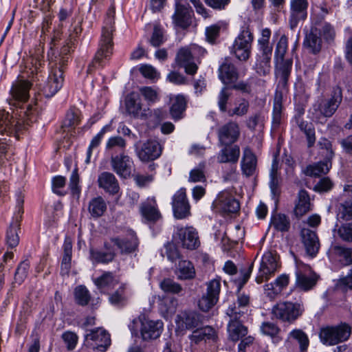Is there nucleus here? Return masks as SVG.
I'll list each match as a JSON object with an SVG mask.
<instances>
[{"label": "nucleus", "instance_id": "nucleus-40", "mask_svg": "<svg viewBox=\"0 0 352 352\" xmlns=\"http://www.w3.org/2000/svg\"><path fill=\"white\" fill-rule=\"evenodd\" d=\"M179 280H190L195 278L196 272L193 264L187 260H180L175 272Z\"/></svg>", "mask_w": 352, "mask_h": 352}, {"label": "nucleus", "instance_id": "nucleus-15", "mask_svg": "<svg viewBox=\"0 0 352 352\" xmlns=\"http://www.w3.org/2000/svg\"><path fill=\"white\" fill-rule=\"evenodd\" d=\"M63 73V69L52 65L47 82L43 88L45 97H52L60 89L64 81Z\"/></svg>", "mask_w": 352, "mask_h": 352}, {"label": "nucleus", "instance_id": "nucleus-51", "mask_svg": "<svg viewBox=\"0 0 352 352\" xmlns=\"http://www.w3.org/2000/svg\"><path fill=\"white\" fill-rule=\"evenodd\" d=\"M107 252L91 250V257L96 263H107L112 261L116 256L113 248L106 250Z\"/></svg>", "mask_w": 352, "mask_h": 352}, {"label": "nucleus", "instance_id": "nucleus-58", "mask_svg": "<svg viewBox=\"0 0 352 352\" xmlns=\"http://www.w3.org/2000/svg\"><path fill=\"white\" fill-rule=\"evenodd\" d=\"M74 298L77 304L85 306L88 304L91 296L88 289L82 285H79L74 290Z\"/></svg>", "mask_w": 352, "mask_h": 352}, {"label": "nucleus", "instance_id": "nucleus-29", "mask_svg": "<svg viewBox=\"0 0 352 352\" xmlns=\"http://www.w3.org/2000/svg\"><path fill=\"white\" fill-rule=\"evenodd\" d=\"M219 77L225 85H229L236 81L239 78L235 66L228 59L219 68Z\"/></svg>", "mask_w": 352, "mask_h": 352}, {"label": "nucleus", "instance_id": "nucleus-19", "mask_svg": "<svg viewBox=\"0 0 352 352\" xmlns=\"http://www.w3.org/2000/svg\"><path fill=\"white\" fill-rule=\"evenodd\" d=\"M141 322L140 333L143 340H150L159 338L163 331L162 320H152L145 316L140 317Z\"/></svg>", "mask_w": 352, "mask_h": 352}, {"label": "nucleus", "instance_id": "nucleus-12", "mask_svg": "<svg viewBox=\"0 0 352 352\" xmlns=\"http://www.w3.org/2000/svg\"><path fill=\"white\" fill-rule=\"evenodd\" d=\"M135 153L139 160L148 162L157 159L162 154V147L160 143L153 140H148L140 146L139 142L134 144Z\"/></svg>", "mask_w": 352, "mask_h": 352}, {"label": "nucleus", "instance_id": "nucleus-55", "mask_svg": "<svg viewBox=\"0 0 352 352\" xmlns=\"http://www.w3.org/2000/svg\"><path fill=\"white\" fill-rule=\"evenodd\" d=\"M160 287L166 293L179 294L183 292L182 285L174 280L167 278L161 281Z\"/></svg>", "mask_w": 352, "mask_h": 352}, {"label": "nucleus", "instance_id": "nucleus-52", "mask_svg": "<svg viewBox=\"0 0 352 352\" xmlns=\"http://www.w3.org/2000/svg\"><path fill=\"white\" fill-rule=\"evenodd\" d=\"M280 65L279 67L277 69L276 75L280 78V81L283 84V85H285L287 82V78L290 74L292 67V60H284L283 62H278L276 63L278 66Z\"/></svg>", "mask_w": 352, "mask_h": 352}, {"label": "nucleus", "instance_id": "nucleus-45", "mask_svg": "<svg viewBox=\"0 0 352 352\" xmlns=\"http://www.w3.org/2000/svg\"><path fill=\"white\" fill-rule=\"evenodd\" d=\"M330 251L338 256L340 261L344 265L352 264V248L335 245L331 247Z\"/></svg>", "mask_w": 352, "mask_h": 352}, {"label": "nucleus", "instance_id": "nucleus-16", "mask_svg": "<svg viewBox=\"0 0 352 352\" xmlns=\"http://www.w3.org/2000/svg\"><path fill=\"white\" fill-rule=\"evenodd\" d=\"M110 164L112 170L119 176L126 178L131 173L133 160L124 152H120L117 155H111Z\"/></svg>", "mask_w": 352, "mask_h": 352}, {"label": "nucleus", "instance_id": "nucleus-63", "mask_svg": "<svg viewBox=\"0 0 352 352\" xmlns=\"http://www.w3.org/2000/svg\"><path fill=\"white\" fill-rule=\"evenodd\" d=\"M205 163H200L197 167L190 170L188 182H202L206 181L205 175Z\"/></svg>", "mask_w": 352, "mask_h": 352}, {"label": "nucleus", "instance_id": "nucleus-23", "mask_svg": "<svg viewBox=\"0 0 352 352\" xmlns=\"http://www.w3.org/2000/svg\"><path fill=\"white\" fill-rule=\"evenodd\" d=\"M342 100L340 90H335L330 98L322 99L318 104V108L320 113L324 117L332 116Z\"/></svg>", "mask_w": 352, "mask_h": 352}, {"label": "nucleus", "instance_id": "nucleus-8", "mask_svg": "<svg viewBox=\"0 0 352 352\" xmlns=\"http://www.w3.org/2000/svg\"><path fill=\"white\" fill-rule=\"evenodd\" d=\"M84 344L87 348L104 352L111 344L110 335L102 328L94 329L85 336Z\"/></svg>", "mask_w": 352, "mask_h": 352}, {"label": "nucleus", "instance_id": "nucleus-9", "mask_svg": "<svg viewBox=\"0 0 352 352\" xmlns=\"http://www.w3.org/2000/svg\"><path fill=\"white\" fill-rule=\"evenodd\" d=\"M138 247V239L135 233L129 231L126 236L112 237L109 241L104 243L105 250L113 248L114 251L118 250L121 254H130L133 252Z\"/></svg>", "mask_w": 352, "mask_h": 352}, {"label": "nucleus", "instance_id": "nucleus-24", "mask_svg": "<svg viewBox=\"0 0 352 352\" xmlns=\"http://www.w3.org/2000/svg\"><path fill=\"white\" fill-rule=\"evenodd\" d=\"M32 83L25 80H19L14 84H13L10 93L12 97L14 102L13 105L16 104V102H25L29 98V90L32 87Z\"/></svg>", "mask_w": 352, "mask_h": 352}, {"label": "nucleus", "instance_id": "nucleus-33", "mask_svg": "<svg viewBox=\"0 0 352 352\" xmlns=\"http://www.w3.org/2000/svg\"><path fill=\"white\" fill-rule=\"evenodd\" d=\"M310 210H311V204L309 195L305 190L302 189L298 193L294 214L296 217L300 218Z\"/></svg>", "mask_w": 352, "mask_h": 352}, {"label": "nucleus", "instance_id": "nucleus-48", "mask_svg": "<svg viewBox=\"0 0 352 352\" xmlns=\"http://www.w3.org/2000/svg\"><path fill=\"white\" fill-rule=\"evenodd\" d=\"M282 94L276 91L275 94L274 107L272 112V126L277 128L279 126L282 120Z\"/></svg>", "mask_w": 352, "mask_h": 352}, {"label": "nucleus", "instance_id": "nucleus-1", "mask_svg": "<svg viewBox=\"0 0 352 352\" xmlns=\"http://www.w3.org/2000/svg\"><path fill=\"white\" fill-rule=\"evenodd\" d=\"M36 119L34 110L30 104L22 105L12 113L0 110V133L14 135L19 139V133Z\"/></svg>", "mask_w": 352, "mask_h": 352}, {"label": "nucleus", "instance_id": "nucleus-57", "mask_svg": "<svg viewBox=\"0 0 352 352\" xmlns=\"http://www.w3.org/2000/svg\"><path fill=\"white\" fill-rule=\"evenodd\" d=\"M109 130L110 126L109 125H105L102 128L100 132L93 138L87 151V158L85 160L86 163H89L93 148L98 146L104 135Z\"/></svg>", "mask_w": 352, "mask_h": 352}, {"label": "nucleus", "instance_id": "nucleus-61", "mask_svg": "<svg viewBox=\"0 0 352 352\" xmlns=\"http://www.w3.org/2000/svg\"><path fill=\"white\" fill-rule=\"evenodd\" d=\"M162 255L163 256H166L168 260L171 262H175L177 259L181 258L180 253L173 243L168 242L164 245V248L162 250Z\"/></svg>", "mask_w": 352, "mask_h": 352}, {"label": "nucleus", "instance_id": "nucleus-53", "mask_svg": "<svg viewBox=\"0 0 352 352\" xmlns=\"http://www.w3.org/2000/svg\"><path fill=\"white\" fill-rule=\"evenodd\" d=\"M270 225L278 231L285 232L288 230L290 223L285 214H275L271 218Z\"/></svg>", "mask_w": 352, "mask_h": 352}, {"label": "nucleus", "instance_id": "nucleus-60", "mask_svg": "<svg viewBox=\"0 0 352 352\" xmlns=\"http://www.w3.org/2000/svg\"><path fill=\"white\" fill-rule=\"evenodd\" d=\"M243 311L240 307H239L236 303H233L230 305L226 311V314L230 318L231 320H242L246 318V316L248 314V310L243 309V312H241Z\"/></svg>", "mask_w": 352, "mask_h": 352}, {"label": "nucleus", "instance_id": "nucleus-30", "mask_svg": "<svg viewBox=\"0 0 352 352\" xmlns=\"http://www.w3.org/2000/svg\"><path fill=\"white\" fill-rule=\"evenodd\" d=\"M94 283L101 293L109 294L118 284V280L112 272H105L94 278Z\"/></svg>", "mask_w": 352, "mask_h": 352}, {"label": "nucleus", "instance_id": "nucleus-26", "mask_svg": "<svg viewBox=\"0 0 352 352\" xmlns=\"http://www.w3.org/2000/svg\"><path fill=\"white\" fill-rule=\"evenodd\" d=\"M98 184L100 188L111 195H116L119 192L120 186L116 176L110 172H102L98 177Z\"/></svg>", "mask_w": 352, "mask_h": 352}, {"label": "nucleus", "instance_id": "nucleus-42", "mask_svg": "<svg viewBox=\"0 0 352 352\" xmlns=\"http://www.w3.org/2000/svg\"><path fill=\"white\" fill-rule=\"evenodd\" d=\"M296 284L303 291L311 289L316 284L317 277L315 274H306L300 271L296 272Z\"/></svg>", "mask_w": 352, "mask_h": 352}, {"label": "nucleus", "instance_id": "nucleus-43", "mask_svg": "<svg viewBox=\"0 0 352 352\" xmlns=\"http://www.w3.org/2000/svg\"><path fill=\"white\" fill-rule=\"evenodd\" d=\"M331 158L327 157L324 161L319 162L307 167L306 174L311 177H318L327 174L331 167Z\"/></svg>", "mask_w": 352, "mask_h": 352}, {"label": "nucleus", "instance_id": "nucleus-3", "mask_svg": "<svg viewBox=\"0 0 352 352\" xmlns=\"http://www.w3.org/2000/svg\"><path fill=\"white\" fill-rule=\"evenodd\" d=\"M304 307L302 303L289 301L279 302L272 309L274 318L283 322L292 324L303 313Z\"/></svg>", "mask_w": 352, "mask_h": 352}, {"label": "nucleus", "instance_id": "nucleus-27", "mask_svg": "<svg viewBox=\"0 0 352 352\" xmlns=\"http://www.w3.org/2000/svg\"><path fill=\"white\" fill-rule=\"evenodd\" d=\"M140 211L142 217L149 222H155L162 217L155 198H148L142 203Z\"/></svg>", "mask_w": 352, "mask_h": 352}, {"label": "nucleus", "instance_id": "nucleus-39", "mask_svg": "<svg viewBox=\"0 0 352 352\" xmlns=\"http://www.w3.org/2000/svg\"><path fill=\"white\" fill-rule=\"evenodd\" d=\"M242 320H229L228 332L229 338L237 342L248 333V329L243 324Z\"/></svg>", "mask_w": 352, "mask_h": 352}, {"label": "nucleus", "instance_id": "nucleus-59", "mask_svg": "<svg viewBox=\"0 0 352 352\" xmlns=\"http://www.w3.org/2000/svg\"><path fill=\"white\" fill-rule=\"evenodd\" d=\"M249 108V101L245 98H241L234 108L228 111V114L229 116H237L241 117L248 113Z\"/></svg>", "mask_w": 352, "mask_h": 352}, {"label": "nucleus", "instance_id": "nucleus-44", "mask_svg": "<svg viewBox=\"0 0 352 352\" xmlns=\"http://www.w3.org/2000/svg\"><path fill=\"white\" fill-rule=\"evenodd\" d=\"M186 98L182 94L177 95L173 100L170 112L173 119L179 120L182 118V115L186 110Z\"/></svg>", "mask_w": 352, "mask_h": 352}, {"label": "nucleus", "instance_id": "nucleus-6", "mask_svg": "<svg viewBox=\"0 0 352 352\" xmlns=\"http://www.w3.org/2000/svg\"><path fill=\"white\" fill-rule=\"evenodd\" d=\"M23 213V199L19 196L16 199V210L12 220L6 231V241L8 248H14L19 245L20 223Z\"/></svg>", "mask_w": 352, "mask_h": 352}, {"label": "nucleus", "instance_id": "nucleus-35", "mask_svg": "<svg viewBox=\"0 0 352 352\" xmlns=\"http://www.w3.org/2000/svg\"><path fill=\"white\" fill-rule=\"evenodd\" d=\"M43 52V48H38L36 54L32 55L28 59L27 65H25L27 77H30V75L34 76V74H38L40 72L41 67L44 65ZM32 78L34 79V76H32Z\"/></svg>", "mask_w": 352, "mask_h": 352}, {"label": "nucleus", "instance_id": "nucleus-22", "mask_svg": "<svg viewBox=\"0 0 352 352\" xmlns=\"http://www.w3.org/2000/svg\"><path fill=\"white\" fill-rule=\"evenodd\" d=\"M213 206L223 213H235L240 208L239 201L227 192H221L213 201Z\"/></svg>", "mask_w": 352, "mask_h": 352}, {"label": "nucleus", "instance_id": "nucleus-17", "mask_svg": "<svg viewBox=\"0 0 352 352\" xmlns=\"http://www.w3.org/2000/svg\"><path fill=\"white\" fill-rule=\"evenodd\" d=\"M172 206L176 219H183L190 216V206L186 197L185 188L179 189L173 195Z\"/></svg>", "mask_w": 352, "mask_h": 352}, {"label": "nucleus", "instance_id": "nucleus-41", "mask_svg": "<svg viewBox=\"0 0 352 352\" xmlns=\"http://www.w3.org/2000/svg\"><path fill=\"white\" fill-rule=\"evenodd\" d=\"M106 201L100 196L93 198L89 203L88 211L91 217L97 219L102 217L107 210Z\"/></svg>", "mask_w": 352, "mask_h": 352}, {"label": "nucleus", "instance_id": "nucleus-18", "mask_svg": "<svg viewBox=\"0 0 352 352\" xmlns=\"http://www.w3.org/2000/svg\"><path fill=\"white\" fill-rule=\"evenodd\" d=\"M308 0H292L289 24L291 29L296 28L300 21L307 17Z\"/></svg>", "mask_w": 352, "mask_h": 352}, {"label": "nucleus", "instance_id": "nucleus-2", "mask_svg": "<svg viewBox=\"0 0 352 352\" xmlns=\"http://www.w3.org/2000/svg\"><path fill=\"white\" fill-rule=\"evenodd\" d=\"M116 8L111 5L109 8L102 28V35L100 42V47L97 51L94 60L87 69V72L91 73L92 67L98 64L100 65L104 58L109 57L113 52V34L116 31L115 27Z\"/></svg>", "mask_w": 352, "mask_h": 352}, {"label": "nucleus", "instance_id": "nucleus-46", "mask_svg": "<svg viewBox=\"0 0 352 352\" xmlns=\"http://www.w3.org/2000/svg\"><path fill=\"white\" fill-rule=\"evenodd\" d=\"M72 45V38H69L61 47L58 56H56L54 60H52L50 63L53 64V66L60 67L64 69V67L68 62V54L70 52Z\"/></svg>", "mask_w": 352, "mask_h": 352}, {"label": "nucleus", "instance_id": "nucleus-7", "mask_svg": "<svg viewBox=\"0 0 352 352\" xmlns=\"http://www.w3.org/2000/svg\"><path fill=\"white\" fill-rule=\"evenodd\" d=\"M221 291V278L217 277L206 283V292L198 302L199 308L208 311L218 302Z\"/></svg>", "mask_w": 352, "mask_h": 352}, {"label": "nucleus", "instance_id": "nucleus-37", "mask_svg": "<svg viewBox=\"0 0 352 352\" xmlns=\"http://www.w3.org/2000/svg\"><path fill=\"white\" fill-rule=\"evenodd\" d=\"M216 338L217 334L215 330L209 326L197 329L190 336H189V339L192 342H194L195 344H198L202 340L214 341Z\"/></svg>", "mask_w": 352, "mask_h": 352}, {"label": "nucleus", "instance_id": "nucleus-21", "mask_svg": "<svg viewBox=\"0 0 352 352\" xmlns=\"http://www.w3.org/2000/svg\"><path fill=\"white\" fill-rule=\"evenodd\" d=\"M175 62L180 67H183L188 75L193 76L197 72L198 65L194 60L189 46L179 49L176 55Z\"/></svg>", "mask_w": 352, "mask_h": 352}, {"label": "nucleus", "instance_id": "nucleus-50", "mask_svg": "<svg viewBox=\"0 0 352 352\" xmlns=\"http://www.w3.org/2000/svg\"><path fill=\"white\" fill-rule=\"evenodd\" d=\"M139 91L148 105L160 100V89L158 88L144 86L140 87Z\"/></svg>", "mask_w": 352, "mask_h": 352}, {"label": "nucleus", "instance_id": "nucleus-25", "mask_svg": "<svg viewBox=\"0 0 352 352\" xmlns=\"http://www.w3.org/2000/svg\"><path fill=\"white\" fill-rule=\"evenodd\" d=\"M302 241L307 253L311 256H315L320 248L319 239L316 233L310 229L303 228L301 230Z\"/></svg>", "mask_w": 352, "mask_h": 352}, {"label": "nucleus", "instance_id": "nucleus-64", "mask_svg": "<svg viewBox=\"0 0 352 352\" xmlns=\"http://www.w3.org/2000/svg\"><path fill=\"white\" fill-rule=\"evenodd\" d=\"M30 267V263L28 261H23L19 265L15 274L14 280L18 284H21L28 275V272Z\"/></svg>", "mask_w": 352, "mask_h": 352}, {"label": "nucleus", "instance_id": "nucleus-31", "mask_svg": "<svg viewBox=\"0 0 352 352\" xmlns=\"http://www.w3.org/2000/svg\"><path fill=\"white\" fill-rule=\"evenodd\" d=\"M179 327L192 329L197 328L202 323V316L195 311H185L178 316Z\"/></svg>", "mask_w": 352, "mask_h": 352}, {"label": "nucleus", "instance_id": "nucleus-62", "mask_svg": "<svg viewBox=\"0 0 352 352\" xmlns=\"http://www.w3.org/2000/svg\"><path fill=\"white\" fill-rule=\"evenodd\" d=\"M271 58L257 57L254 66L257 74L261 76H265L270 72L271 70Z\"/></svg>", "mask_w": 352, "mask_h": 352}, {"label": "nucleus", "instance_id": "nucleus-49", "mask_svg": "<svg viewBox=\"0 0 352 352\" xmlns=\"http://www.w3.org/2000/svg\"><path fill=\"white\" fill-rule=\"evenodd\" d=\"M128 298L126 284H121L120 287L109 297V302L113 305H124Z\"/></svg>", "mask_w": 352, "mask_h": 352}, {"label": "nucleus", "instance_id": "nucleus-14", "mask_svg": "<svg viewBox=\"0 0 352 352\" xmlns=\"http://www.w3.org/2000/svg\"><path fill=\"white\" fill-rule=\"evenodd\" d=\"M125 108L129 116L134 118L144 119L147 117L149 109L143 108L140 96L131 92L125 98Z\"/></svg>", "mask_w": 352, "mask_h": 352}, {"label": "nucleus", "instance_id": "nucleus-10", "mask_svg": "<svg viewBox=\"0 0 352 352\" xmlns=\"http://www.w3.org/2000/svg\"><path fill=\"white\" fill-rule=\"evenodd\" d=\"M253 39V34L248 28L243 30L236 37L232 52L239 60L245 61L250 58Z\"/></svg>", "mask_w": 352, "mask_h": 352}, {"label": "nucleus", "instance_id": "nucleus-11", "mask_svg": "<svg viewBox=\"0 0 352 352\" xmlns=\"http://www.w3.org/2000/svg\"><path fill=\"white\" fill-rule=\"evenodd\" d=\"M278 267L276 255L272 252H265L261 258L258 272L256 277V283L261 284L269 280L274 274Z\"/></svg>", "mask_w": 352, "mask_h": 352}, {"label": "nucleus", "instance_id": "nucleus-28", "mask_svg": "<svg viewBox=\"0 0 352 352\" xmlns=\"http://www.w3.org/2000/svg\"><path fill=\"white\" fill-rule=\"evenodd\" d=\"M241 166L243 173L247 177L254 175L256 172L257 159L249 147L243 149Z\"/></svg>", "mask_w": 352, "mask_h": 352}, {"label": "nucleus", "instance_id": "nucleus-13", "mask_svg": "<svg viewBox=\"0 0 352 352\" xmlns=\"http://www.w3.org/2000/svg\"><path fill=\"white\" fill-rule=\"evenodd\" d=\"M346 193L352 194V185L344 187V193L340 197V201L336 206V219L338 221H352V197H346Z\"/></svg>", "mask_w": 352, "mask_h": 352}, {"label": "nucleus", "instance_id": "nucleus-47", "mask_svg": "<svg viewBox=\"0 0 352 352\" xmlns=\"http://www.w3.org/2000/svg\"><path fill=\"white\" fill-rule=\"evenodd\" d=\"M126 147V141L120 135H115L109 138L107 141L105 148L111 155H116V149L120 152H124Z\"/></svg>", "mask_w": 352, "mask_h": 352}, {"label": "nucleus", "instance_id": "nucleus-38", "mask_svg": "<svg viewBox=\"0 0 352 352\" xmlns=\"http://www.w3.org/2000/svg\"><path fill=\"white\" fill-rule=\"evenodd\" d=\"M334 236L338 240L345 243H352V221L340 222L333 230Z\"/></svg>", "mask_w": 352, "mask_h": 352}, {"label": "nucleus", "instance_id": "nucleus-32", "mask_svg": "<svg viewBox=\"0 0 352 352\" xmlns=\"http://www.w3.org/2000/svg\"><path fill=\"white\" fill-rule=\"evenodd\" d=\"M192 14L193 11L190 7L177 3L173 16L175 23L181 28H187L191 23Z\"/></svg>", "mask_w": 352, "mask_h": 352}, {"label": "nucleus", "instance_id": "nucleus-5", "mask_svg": "<svg viewBox=\"0 0 352 352\" xmlns=\"http://www.w3.org/2000/svg\"><path fill=\"white\" fill-rule=\"evenodd\" d=\"M173 239L177 244L188 250H195L200 245L198 232L192 226H175Z\"/></svg>", "mask_w": 352, "mask_h": 352}, {"label": "nucleus", "instance_id": "nucleus-34", "mask_svg": "<svg viewBox=\"0 0 352 352\" xmlns=\"http://www.w3.org/2000/svg\"><path fill=\"white\" fill-rule=\"evenodd\" d=\"M217 155L219 163H236L240 156V148L237 145L223 146Z\"/></svg>", "mask_w": 352, "mask_h": 352}, {"label": "nucleus", "instance_id": "nucleus-56", "mask_svg": "<svg viewBox=\"0 0 352 352\" xmlns=\"http://www.w3.org/2000/svg\"><path fill=\"white\" fill-rule=\"evenodd\" d=\"M287 47L288 38L286 35L283 34L278 41L275 49L274 58L276 63L278 64L279 61H283L285 54L287 50Z\"/></svg>", "mask_w": 352, "mask_h": 352}, {"label": "nucleus", "instance_id": "nucleus-54", "mask_svg": "<svg viewBox=\"0 0 352 352\" xmlns=\"http://www.w3.org/2000/svg\"><path fill=\"white\" fill-rule=\"evenodd\" d=\"M289 338L298 341L300 345V352H306L309 344L307 334L301 329H296L289 333Z\"/></svg>", "mask_w": 352, "mask_h": 352}, {"label": "nucleus", "instance_id": "nucleus-36", "mask_svg": "<svg viewBox=\"0 0 352 352\" xmlns=\"http://www.w3.org/2000/svg\"><path fill=\"white\" fill-rule=\"evenodd\" d=\"M319 29L316 26L312 27L309 32L307 33L303 42L304 46L312 53H317L321 49V38L318 36Z\"/></svg>", "mask_w": 352, "mask_h": 352}, {"label": "nucleus", "instance_id": "nucleus-4", "mask_svg": "<svg viewBox=\"0 0 352 352\" xmlns=\"http://www.w3.org/2000/svg\"><path fill=\"white\" fill-rule=\"evenodd\" d=\"M351 335V327L346 323L327 326L320 329V341L326 345H336L347 340Z\"/></svg>", "mask_w": 352, "mask_h": 352}, {"label": "nucleus", "instance_id": "nucleus-20", "mask_svg": "<svg viewBox=\"0 0 352 352\" xmlns=\"http://www.w3.org/2000/svg\"><path fill=\"white\" fill-rule=\"evenodd\" d=\"M217 134L220 146L232 145L240 135L239 125L234 122H229L219 129Z\"/></svg>", "mask_w": 352, "mask_h": 352}]
</instances>
